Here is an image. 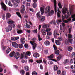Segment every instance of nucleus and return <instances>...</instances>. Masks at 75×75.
I'll list each match as a JSON object with an SVG mask.
<instances>
[{
	"mask_svg": "<svg viewBox=\"0 0 75 75\" xmlns=\"http://www.w3.org/2000/svg\"><path fill=\"white\" fill-rule=\"evenodd\" d=\"M73 40V39H68L66 40L65 43L66 45H68L69 43L71 44H72Z\"/></svg>",
	"mask_w": 75,
	"mask_h": 75,
	"instance_id": "nucleus-1",
	"label": "nucleus"
},
{
	"mask_svg": "<svg viewBox=\"0 0 75 75\" xmlns=\"http://www.w3.org/2000/svg\"><path fill=\"white\" fill-rule=\"evenodd\" d=\"M22 9L21 10V12L22 14H24V11L25 10V7L24 6V5H23L21 6Z\"/></svg>",
	"mask_w": 75,
	"mask_h": 75,
	"instance_id": "nucleus-2",
	"label": "nucleus"
},
{
	"mask_svg": "<svg viewBox=\"0 0 75 75\" xmlns=\"http://www.w3.org/2000/svg\"><path fill=\"white\" fill-rule=\"evenodd\" d=\"M50 6L47 7L45 10V13H47L48 15L50 14Z\"/></svg>",
	"mask_w": 75,
	"mask_h": 75,
	"instance_id": "nucleus-3",
	"label": "nucleus"
},
{
	"mask_svg": "<svg viewBox=\"0 0 75 75\" xmlns=\"http://www.w3.org/2000/svg\"><path fill=\"white\" fill-rule=\"evenodd\" d=\"M12 45L13 47H14L15 48H17L18 47V44L16 42H13L12 43Z\"/></svg>",
	"mask_w": 75,
	"mask_h": 75,
	"instance_id": "nucleus-4",
	"label": "nucleus"
},
{
	"mask_svg": "<svg viewBox=\"0 0 75 75\" xmlns=\"http://www.w3.org/2000/svg\"><path fill=\"white\" fill-rule=\"evenodd\" d=\"M1 5L3 10L4 11L6 10V9H7V7L6 6V5H5L4 3L2 2L1 3Z\"/></svg>",
	"mask_w": 75,
	"mask_h": 75,
	"instance_id": "nucleus-5",
	"label": "nucleus"
},
{
	"mask_svg": "<svg viewBox=\"0 0 75 75\" xmlns=\"http://www.w3.org/2000/svg\"><path fill=\"white\" fill-rule=\"evenodd\" d=\"M37 1H38V0H33V2H35L33 4V6L34 8H36L37 7V3H36V2H37Z\"/></svg>",
	"mask_w": 75,
	"mask_h": 75,
	"instance_id": "nucleus-6",
	"label": "nucleus"
},
{
	"mask_svg": "<svg viewBox=\"0 0 75 75\" xmlns=\"http://www.w3.org/2000/svg\"><path fill=\"white\" fill-rule=\"evenodd\" d=\"M20 57V54L18 52H16V54L14 56V58L16 59H18Z\"/></svg>",
	"mask_w": 75,
	"mask_h": 75,
	"instance_id": "nucleus-7",
	"label": "nucleus"
},
{
	"mask_svg": "<svg viewBox=\"0 0 75 75\" xmlns=\"http://www.w3.org/2000/svg\"><path fill=\"white\" fill-rule=\"evenodd\" d=\"M24 40H25V38H22L20 40L21 42L22 45H23V44L25 43V41Z\"/></svg>",
	"mask_w": 75,
	"mask_h": 75,
	"instance_id": "nucleus-8",
	"label": "nucleus"
},
{
	"mask_svg": "<svg viewBox=\"0 0 75 75\" xmlns=\"http://www.w3.org/2000/svg\"><path fill=\"white\" fill-rule=\"evenodd\" d=\"M11 40H12V41H16V40H18V39H19V37H13L11 38Z\"/></svg>",
	"mask_w": 75,
	"mask_h": 75,
	"instance_id": "nucleus-9",
	"label": "nucleus"
},
{
	"mask_svg": "<svg viewBox=\"0 0 75 75\" xmlns=\"http://www.w3.org/2000/svg\"><path fill=\"white\" fill-rule=\"evenodd\" d=\"M45 19V17L44 16H42L40 17V18L39 19V20L40 22H43Z\"/></svg>",
	"mask_w": 75,
	"mask_h": 75,
	"instance_id": "nucleus-10",
	"label": "nucleus"
},
{
	"mask_svg": "<svg viewBox=\"0 0 75 75\" xmlns=\"http://www.w3.org/2000/svg\"><path fill=\"white\" fill-rule=\"evenodd\" d=\"M68 18V16L67 15H66L65 16H63L62 14V19L63 20H64L65 18Z\"/></svg>",
	"mask_w": 75,
	"mask_h": 75,
	"instance_id": "nucleus-11",
	"label": "nucleus"
},
{
	"mask_svg": "<svg viewBox=\"0 0 75 75\" xmlns=\"http://www.w3.org/2000/svg\"><path fill=\"white\" fill-rule=\"evenodd\" d=\"M33 55L35 58H38V57H39L40 56V54H38V53L37 52H36L34 53Z\"/></svg>",
	"mask_w": 75,
	"mask_h": 75,
	"instance_id": "nucleus-12",
	"label": "nucleus"
},
{
	"mask_svg": "<svg viewBox=\"0 0 75 75\" xmlns=\"http://www.w3.org/2000/svg\"><path fill=\"white\" fill-rule=\"evenodd\" d=\"M40 10L41 11V15H43L44 12V8L42 7H40Z\"/></svg>",
	"mask_w": 75,
	"mask_h": 75,
	"instance_id": "nucleus-13",
	"label": "nucleus"
},
{
	"mask_svg": "<svg viewBox=\"0 0 75 75\" xmlns=\"http://www.w3.org/2000/svg\"><path fill=\"white\" fill-rule=\"evenodd\" d=\"M42 34V35H46L47 33H46V31L44 29H42L41 30Z\"/></svg>",
	"mask_w": 75,
	"mask_h": 75,
	"instance_id": "nucleus-14",
	"label": "nucleus"
},
{
	"mask_svg": "<svg viewBox=\"0 0 75 75\" xmlns=\"http://www.w3.org/2000/svg\"><path fill=\"white\" fill-rule=\"evenodd\" d=\"M67 9L65 8L64 9H63L62 13L63 14L65 15L67 13Z\"/></svg>",
	"mask_w": 75,
	"mask_h": 75,
	"instance_id": "nucleus-15",
	"label": "nucleus"
},
{
	"mask_svg": "<svg viewBox=\"0 0 75 75\" xmlns=\"http://www.w3.org/2000/svg\"><path fill=\"white\" fill-rule=\"evenodd\" d=\"M14 23V21L11 20H10L8 21V24H13Z\"/></svg>",
	"mask_w": 75,
	"mask_h": 75,
	"instance_id": "nucleus-16",
	"label": "nucleus"
},
{
	"mask_svg": "<svg viewBox=\"0 0 75 75\" xmlns=\"http://www.w3.org/2000/svg\"><path fill=\"white\" fill-rule=\"evenodd\" d=\"M67 50L69 51H72V47L71 46H68Z\"/></svg>",
	"mask_w": 75,
	"mask_h": 75,
	"instance_id": "nucleus-17",
	"label": "nucleus"
},
{
	"mask_svg": "<svg viewBox=\"0 0 75 75\" xmlns=\"http://www.w3.org/2000/svg\"><path fill=\"white\" fill-rule=\"evenodd\" d=\"M24 69L25 71H28L30 70V68L28 66H26L24 67Z\"/></svg>",
	"mask_w": 75,
	"mask_h": 75,
	"instance_id": "nucleus-18",
	"label": "nucleus"
},
{
	"mask_svg": "<svg viewBox=\"0 0 75 75\" xmlns=\"http://www.w3.org/2000/svg\"><path fill=\"white\" fill-rule=\"evenodd\" d=\"M15 54V52H14V51H13L10 53L9 54V56H10V57H13L14 55Z\"/></svg>",
	"mask_w": 75,
	"mask_h": 75,
	"instance_id": "nucleus-19",
	"label": "nucleus"
},
{
	"mask_svg": "<svg viewBox=\"0 0 75 75\" xmlns=\"http://www.w3.org/2000/svg\"><path fill=\"white\" fill-rule=\"evenodd\" d=\"M53 35L55 38H56L57 37V35L58 36H59V34L57 33V32H55V31L54 32V34Z\"/></svg>",
	"mask_w": 75,
	"mask_h": 75,
	"instance_id": "nucleus-20",
	"label": "nucleus"
},
{
	"mask_svg": "<svg viewBox=\"0 0 75 75\" xmlns=\"http://www.w3.org/2000/svg\"><path fill=\"white\" fill-rule=\"evenodd\" d=\"M17 33L18 34H21V33H23V31L21 30H19L18 29H17Z\"/></svg>",
	"mask_w": 75,
	"mask_h": 75,
	"instance_id": "nucleus-21",
	"label": "nucleus"
},
{
	"mask_svg": "<svg viewBox=\"0 0 75 75\" xmlns=\"http://www.w3.org/2000/svg\"><path fill=\"white\" fill-rule=\"evenodd\" d=\"M37 17V18H40L41 17V14H40V12L39 11L36 14Z\"/></svg>",
	"mask_w": 75,
	"mask_h": 75,
	"instance_id": "nucleus-22",
	"label": "nucleus"
},
{
	"mask_svg": "<svg viewBox=\"0 0 75 75\" xmlns=\"http://www.w3.org/2000/svg\"><path fill=\"white\" fill-rule=\"evenodd\" d=\"M7 27L10 31L12 30V25H9Z\"/></svg>",
	"mask_w": 75,
	"mask_h": 75,
	"instance_id": "nucleus-23",
	"label": "nucleus"
},
{
	"mask_svg": "<svg viewBox=\"0 0 75 75\" xmlns=\"http://www.w3.org/2000/svg\"><path fill=\"white\" fill-rule=\"evenodd\" d=\"M45 44L46 45H49L50 44V42L48 40H47L44 42Z\"/></svg>",
	"mask_w": 75,
	"mask_h": 75,
	"instance_id": "nucleus-24",
	"label": "nucleus"
},
{
	"mask_svg": "<svg viewBox=\"0 0 75 75\" xmlns=\"http://www.w3.org/2000/svg\"><path fill=\"white\" fill-rule=\"evenodd\" d=\"M55 43L57 45H60L61 44V42H59V41L58 40H57L56 41Z\"/></svg>",
	"mask_w": 75,
	"mask_h": 75,
	"instance_id": "nucleus-25",
	"label": "nucleus"
},
{
	"mask_svg": "<svg viewBox=\"0 0 75 75\" xmlns=\"http://www.w3.org/2000/svg\"><path fill=\"white\" fill-rule=\"evenodd\" d=\"M6 18H9L11 17V14L9 13H7L6 14Z\"/></svg>",
	"mask_w": 75,
	"mask_h": 75,
	"instance_id": "nucleus-26",
	"label": "nucleus"
},
{
	"mask_svg": "<svg viewBox=\"0 0 75 75\" xmlns=\"http://www.w3.org/2000/svg\"><path fill=\"white\" fill-rule=\"evenodd\" d=\"M33 46V50H35L36 48V46L37 45V44L34 43V44H33L32 45Z\"/></svg>",
	"mask_w": 75,
	"mask_h": 75,
	"instance_id": "nucleus-27",
	"label": "nucleus"
},
{
	"mask_svg": "<svg viewBox=\"0 0 75 75\" xmlns=\"http://www.w3.org/2000/svg\"><path fill=\"white\" fill-rule=\"evenodd\" d=\"M54 13V11L53 10H51L50 11V14H49L48 15L49 16H51V15H53Z\"/></svg>",
	"mask_w": 75,
	"mask_h": 75,
	"instance_id": "nucleus-28",
	"label": "nucleus"
},
{
	"mask_svg": "<svg viewBox=\"0 0 75 75\" xmlns=\"http://www.w3.org/2000/svg\"><path fill=\"white\" fill-rule=\"evenodd\" d=\"M47 27H49V25L45 24L43 26V28H47Z\"/></svg>",
	"mask_w": 75,
	"mask_h": 75,
	"instance_id": "nucleus-29",
	"label": "nucleus"
},
{
	"mask_svg": "<svg viewBox=\"0 0 75 75\" xmlns=\"http://www.w3.org/2000/svg\"><path fill=\"white\" fill-rule=\"evenodd\" d=\"M47 58H50V59H53L54 58V55L52 54L49 56H48Z\"/></svg>",
	"mask_w": 75,
	"mask_h": 75,
	"instance_id": "nucleus-30",
	"label": "nucleus"
},
{
	"mask_svg": "<svg viewBox=\"0 0 75 75\" xmlns=\"http://www.w3.org/2000/svg\"><path fill=\"white\" fill-rule=\"evenodd\" d=\"M11 51V48L9 47L8 48L6 51V54H8L9 52H10V51Z\"/></svg>",
	"mask_w": 75,
	"mask_h": 75,
	"instance_id": "nucleus-31",
	"label": "nucleus"
},
{
	"mask_svg": "<svg viewBox=\"0 0 75 75\" xmlns=\"http://www.w3.org/2000/svg\"><path fill=\"white\" fill-rule=\"evenodd\" d=\"M38 41H40L42 40V39L41 38L40 36V35H38Z\"/></svg>",
	"mask_w": 75,
	"mask_h": 75,
	"instance_id": "nucleus-32",
	"label": "nucleus"
},
{
	"mask_svg": "<svg viewBox=\"0 0 75 75\" xmlns=\"http://www.w3.org/2000/svg\"><path fill=\"white\" fill-rule=\"evenodd\" d=\"M55 54L56 55H59V51L58 50H56L55 51Z\"/></svg>",
	"mask_w": 75,
	"mask_h": 75,
	"instance_id": "nucleus-33",
	"label": "nucleus"
},
{
	"mask_svg": "<svg viewBox=\"0 0 75 75\" xmlns=\"http://www.w3.org/2000/svg\"><path fill=\"white\" fill-rule=\"evenodd\" d=\"M25 54L26 55H27V56H30V55H31V52L28 51L26 52Z\"/></svg>",
	"mask_w": 75,
	"mask_h": 75,
	"instance_id": "nucleus-34",
	"label": "nucleus"
},
{
	"mask_svg": "<svg viewBox=\"0 0 75 75\" xmlns=\"http://www.w3.org/2000/svg\"><path fill=\"white\" fill-rule=\"evenodd\" d=\"M58 68V67L56 65L54 66V71H57Z\"/></svg>",
	"mask_w": 75,
	"mask_h": 75,
	"instance_id": "nucleus-35",
	"label": "nucleus"
},
{
	"mask_svg": "<svg viewBox=\"0 0 75 75\" xmlns=\"http://www.w3.org/2000/svg\"><path fill=\"white\" fill-rule=\"evenodd\" d=\"M20 73L21 74H22L23 75H24V74H25V71L23 70H21L20 71Z\"/></svg>",
	"mask_w": 75,
	"mask_h": 75,
	"instance_id": "nucleus-36",
	"label": "nucleus"
},
{
	"mask_svg": "<svg viewBox=\"0 0 75 75\" xmlns=\"http://www.w3.org/2000/svg\"><path fill=\"white\" fill-rule=\"evenodd\" d=\"M37 63H38V64H41V63H42V60H38L36 61Z\"/></svg>",
	"mask_w": 75,
	"mask_h": 75,
	"instance_id": "nucleus-37",
	"label": "nucleus"
},
{
	"mask_svg": "<svg viewBox=\"0 0 75 75\" xmlns=\"http://www.w3.org/2000/svg\"><path fill=\"white\" fill-rule=\"evenodd\" d=\"M68 36V38H69L68 39H71V38H72V35L70 34H69Z\"/></svg>",
	"mask_w": 75,
	"mask_h": 75,
	"instance_id": "nucleus-38",
	"label": "nucleus"
},
{
	"mask_svg": "<svg viewBox=\"0 0 75 75\" xmlns=\"http://www.w3.org/2000/svg\"><path fill=\"white\" fill-rule=\"evenodd\" d=\"M61 59V55H59L57 58V61H59Z\"/></svg>",
	"mask_w": 75,
	"mask_h": 75,
	"instance_id": "nucleus-39",
	"label": "nucleus"
},
{
	"mask_svg": "<svg viewBox=\"0 0 75 75\" xmlns=\"http://www.w3.org/2000/svg\"><path fill=\"white\" fill-rule=\"evenodd\" d=\"M21 55L20 59H23V58H24V54H23V53H21Z\"/></svg>",
	"mask_w": 75,
	"mask_h": 75,
	"instance_id": "nucleus-40",
	"label": "nucleus"
},
{
	"mask_svg": "<svg viewBox=\"0 0 75 75\" xmlns=\"http://www.w3.org/2000/svg\"><path fill=\"white\" fill-rule=\"evenodd\" d=\"M60 75H66V71H63Z\"/></svg>",
	"mask_w": 75,
	"mask_h": 75,
	"instance_id": "nucleus-41",
	"label": "nucleus"
},
{
	"mask_svg": "<svg viewBox=\"0 0 75 75\" xmlns=\"http://www.w3.org/2000/svg\"><path fill=\"white\" fill-rule=\"evenodd\" d=\"M19 48L20 49L22 48L23 47V45H22V44H19Z\"/></svg>",
	"mask_w": 75,
	"mask_h": 75,
	"instance_id": "nucleus-42",
	"label": "nucleus"
},
{
	"mask_svg": "<svg viewBox=\"0 0 75 75\" xmlns=\"http://www.w3.org/2000/svg\"><path fill=\"white\" fill-rule=\"evenodd\" d=\"M71 18H73L72 19L73 21H75V15H71Z\"/></svg>",
	"mask_w": 75,
	"mask_h": 75,
	"instance_id": "nucleus-43",
	"label": "nucleus"
},
{
	"mask_svg": "<svg viewBox=\"0 0 75 75\" xmlns=\"http://www.w3.org/2000/svg\"><path fill=\"white\" fill-rule=\"evenodd\" d=\"M16 14L19 17H20V18H21V15H20V12H17L16 13Z\"/></svg>",
	"mask_w": 75,
	"mask_h": 75,
	"instance_id": "nucleus-44",
	"label": "nucleus"
},
{
	"mask_svg": "<svg viewBox=\"0 0 75 75\" xmlns=\"http://www.w3.org/2000/svg\"><path fill=\"white\" fill-rule=\"evenodd\" d=\"M8 5H9V6L11 7L13 6V4H11V2H10V1H9V2L8 3Z\"/></svg>",
	"mask_w": 75,
	"mask_h": 75,
	"instance_id": "nucleus-45",
	"label": "nucleus"
},
{
	"mask_svg": "<svg viewBox=\"0 0 75 75\" xmlns=\"http://www.w3.org/2000/svg\"><path fill=\"white\" fill-rule=\"evenodd\" d=\"M61 72V71L60 70H58L57 72V75H60Z\"/></svg>",
	"mask_w": 75,
	"mask_h": 75,
	"instance_id": "nucleus-46",
	"label": "nucleus"
},
{
	"mask_svg": "<svg viewBox=\"0 0 75 75\" xmlns=\"http://www.w3.org/2000/svg\"><path fill=\"white\" fill-rule=\"evenodd\" d=\"M24 47L25 48H28V45L27 44H26L24 45Z\"/></svg>",
	"mask_w": 75,
	"mask_h": 75,
	"instance_id": "nucleus-47",
	"label": "nucleus"
},
{
	"mask_svg": "<svg viewBox=\"0 0 75 75\" xmlns=\"http://www.w3.org/2000/svg\"><path fill=\"white\" fill-rule=\"evenodd\" d=\"M13 6L14 7H17L18 6V4L16 3H14L13 4Z\"/></svg>",
	"mask_w": 75,
	"mask_h": 75,
	"instance_id": "nucleus-48",
	"label": "nucleus"
},
{
	"mask_svg": "<svg viewBox=\"0 0 75 75\" xmlns=\"http://www.w3.org/2000/svg\"><path fill=\"white\" fill-rule=\"evenodd\" d=\"M5 30L6 32H9V31H10V30L9 29L8 27L5 28Z\"/></svg>",
	"mask_w": 75,
	"mask_h": 75,
	"instance_id": "nucleus-49",
	"label": "nucleus"
},
{
	"mask_svg": "<svg viewBox=\"0 0 75 75\" xmlns=\"http://www.w3.org/2000/svg\"><path fill=\"white\" fill-rule=\"evenodd\" d=\"M58 6L59 8H62V7L61 6V4L60 2L58 3Z\"/></svg>",
	"mask_w": 75,
	"mask_h": 75,
	"instance_id": "nucleus-50",
	"label": "nucleus"
},
{
	"mask_svg": "<svg viewBox=\"0 0 75 75\" xmlns=\"http://www.w3.org/2000/svg\"><path fill=\"white\" fill-rule=\"evenodd\" d=\"M44 53L46 54H48V50H44Z\"/></svg>",
	"mask_w": 75,
	"mask_h": 75,
	"instance_id": "nucleus-51",
	"label": "nucleus"
},
{
	"mask_svg": "<svg viewBox=\"0 0 75 75\" xmlns=\"http://www.w3.org/2000/svg\"><path fill=\"white\" fill-rule=\"evenodd\" d=\"M53 48H54V49L55 51H56V50H57V47L56 46H55V45H54V44L53 45Z\"/></svg>",
	"mask_w": 75,
	"mask_h": 75,
	"instance_id": "nucleus-52",
	"label": "nucleus"
},
{
	"mask_svg": "<svg viewBox=\"0 0 75 75\" xmlns=\"http://www.w3.org/2000/svg\"><path fill=\"white\" fill-rule=\"evenodd\" d=\"M52 33L51 32H47V35H51Z\"/></svg>",
	"mask_w": 75,
	"mask_h": 75,
	"instance_id": "nucleus-53",
	"label": "nucleus"
},
{
	"mask_svg": "<svg viewBox=\"0 0 75 75\" xmlns=\"http://www.w3.org/2000/svg\"><path fill=\"white\" fill-rule=\"evenodd\" d=\"M32 75H37V73L35 71H33L32 73Z\"/></svg>",
	"mask_w": 75,
	"mask_h": 75,
	"instance_id": "nucleus-54",
	"label": "nucleus"
},
{
	"mask_svg": "<svg viewBox=\"0 0 75 75\" xmlns=\"http://www.w3.org/2000/svg\"><path fill=\"white\" fill-rule=\"evenodd\" d=\"M69 62V60L67 59H66L64 62V64H66V63H68Z\"/></svg>",
	"mask_w": 75,
	"mask_h": 75,
	"instance_id": "nucleus-55",
	"label": "nucleus"
},
{
	"mask_svg": "<svg viewBox=\"0 0 75 75\" xmlns=\"http://www.w3.org/2000/svg\"><path fill=\"white\" fill-rule=\"evenodd\" d=\"M29 10L30 11H32V12H33V13H34L35 11H34V10L33 9V8H29Z\"/></svg>",
	"mask_w": 75,
	"mask_h": 75,
	"instance_id": "nucleus-56",
	"label": "nucleus"
},
{
	"mask_svg": "<svg viewBox=\"0 0 75 75\" xmlns=\"http://www.w3.org/2000/svg\"><path fill=\"white\" fill-rule=\"evenodd\" d=\"M23 54L25 55V58L26 59H27V58H28V57L26 56V54H25V52H23Z\"/></svg>",
	"mask_w": 75,
	"mask_h": 75,
	"instance_id": "nucleus-57",
	"label": "nucleus"
},
{
	"mask_svg": "<svg viewBox=\"0 0 75 75\" xmlns=\"http://www.w3.org/2000/svg\"><path fill=\"white\" fill-rule=\"evenodd\" d=\"M33 32L34 33H36V34H37V33H38V30H37V29H36L35 30H33Z\"/></svg>",
	"mask_w": 75,
	"mask_h": 75,
	"instance_id": "nucleus-58",
	"label": "nucleus"
},
{
	"mask_svg": "<svg viewBox=\"0 0 75 75\" xmlns=\"http://www.w3.org/2000/svg\"><path fill=\"white\" fill-rule=\"evenodd\" d=\"M26 27L27 28H30L31 27V26L27 23H26Z\"/></svg>",
	"mask_w": 75,
	"mask_h": 75,
	"instance_id": "nucleus-59",
	"label": "nucleus"
},
{
	"mask_svg": "<svg viewBox=\"0 0 75 75\" xmlns=\"http://www.w3.org/2000/svg\"><path fill=\"white\" fill-rule=\"evenodd\" d=\"M72 31V28H70L69 29V33H71Z\"/></svg>",
	"mask_w": 75,
	"mask_h": 75,
	"instance_id": "nucleus-60",
	"label": "nucleus"
},
{
	"mask_svg": "<svg viewBox=\"0 0 75 75\" xmlns=\"http://www.w3.org/2000/svg\"><path fill=\"white\" fill-rule=\"evenodd\" d=\"M59 41H61L62 40V38L61 37H59L58 38Z\"/></svg>",
	"mask_w": 75,
	"mask_h": 75,
	"instance_id": "nucleus-61",
	"label": "nucleus"
},
{
	"mask_svg": "<svg viewBox=\"0 0 75 75\" xmlns=\"http://www.w3.org/2000/svg\"><path fill=\"white\" fill-rule=\"evenodd\" d=\"M69 12L67 13V14L69 16H70V15L71 14V10L69 11Z\"/></svg>",
	"mask_w": 75,
	"mask_h": 75,
	"instance_id": "nucleus-62",
	"label": "nucleus"
},
{
	"mask_svg": "<svg viewBox=\"0 0 75 75\" xmlns=\"http://www.w3.org/2000/svg\"><path fill=\"white\" fill-rule=\"evenodd\" d=\"M57 16L59 17V18L61 17V15H60V14L59 12L57 13Z\"/></svg>",
	"mask_w": 75,
	"mask_h": 75,
	"instance_id": "nucleus-63",
	"label": "nucleus"
},
{
	"mask_svg": "<svg viewBox=\"0 0 75 75\" xmlns=\"http://www.w3.org/2000/svg\"><path fill=\"white\" fill-rule=\"evenodd\" d=\"M72 56H74V59H75V52H73L72 53Z\"/></svg>",
	"mask_w": 75,
	"mask_h": 75,
	"instance_id": "nucleus-64",
	"label": "nucleus"
}]
</instances>
